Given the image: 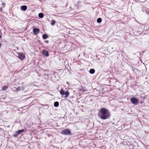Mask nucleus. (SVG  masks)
<instances>
[{"instance_id":"obj_1","label":"nucleus","mask_w":149,"mask_h":149,"mask_svg":"<svg viewBox=\"0 0 149 149\" xmlns=\"http://www.w3.org/2000/svg\"><path fill=\"white\" fill-rule=\"evenodd\" d=\"M98 116L101 119L105 120L110 117V113L109 110L105 108L100 109L98 114Z\"/></svg>"},{"instance_id":"obj_2","label":"nucleus","mask_w":149,"mask_h":149,"mask_svg":"<svg viewBox=\"0 0 149 149\" xmlns=\"http://www.w3.org/2000/svg\"><path fill=\"white\" fill-rule=\"evenodd\" d=\"M60 93L62 96H64V97L65 98H66L68 97L70 95V92L68 90H67L65 92L64 90L62 88L61 89L60 91Z\"/></svg>"},{"instance_id":"obj_3","label":"nucleus","mask_w":149,"mask_h":149,"mask_svg":"<svg viewBox=\"0 0 149 149\" xmlns=\"http://www.w3.org/2000/svg\"><path fill=\"white\" fill-rule=\"evenodd\" d=\"M17 54H18L17 57L19 59L22 61L25 58V56L24 53L18 52L17 53Z\"/></svg>"},{"instance_id":"obj_4","label":"nucleus","mask_w":149,"mask_h":149,"mask_svg":"<svg viewBox=\"0 0 149 149\" xmlns=\"http://www.w3.org/2000/svg\"><path fill=\"white\" fill-rule=\"evenodd\" d=\"M130 100L132 104L134 105H136L139 102L138 100L136 98L132 97L130 98Z\"/></svg>"},{"instance_id":"obj_5","label":"nucleus","mask_w":149,"mask_h":149,"mask_svg":"<svg viewBox=\"0 0 149 149\" xmlns=\"http://www.w3.org/2000/svg\"><path fill=\"white\" fill-rule=\"evenodd\" d=\"M61 133L65 135H69L71 133L70 130L69 129L63 130L61 131Z\"/></svg>"},{"instance_id":"obj_6","label":"nucleus","mask_w":149,"mask_h":149,"mask_svg":"<svg viewBox=\"0 0 149 149\" xmlns=\"http://www.w3.org/2000/svg\"><path fill=\"white\" fill-rule=\"evenodd\" d=\"M24 130L23 129L21 130H19L17 131L13 135V136L14 137H17L18 135L20 134L22 132H24Z\"/></svg>"},{"instance_id":"obj_7","label":"nucleus","mask_w":149,"mask_h":149,"mask_svg":"<svg viewBox=\"0 0 149 149\" xmlns=\"http://www.w3.org/2000/svg\"><path fill=\"white\" fill-rule=\"evenodd\" d=\"M40 30L37 28H34L33 30V32L34 35H37L39 33Z\"/></svg>"},{"instance_id":"obj_8","label":"nucleus","mask_w":149,"mask_h":149,"mask_svg":"<svg viewBox=\"0 0 149 149\" xmlns=\"http://www.w3.org/2000/svg\"><path fill=\"white\" fill-rule=\"evenodd\" d=\"M42 54L45 55L46 56H49V54L48 51L45 50H43Z\"/></svg>"},{"instance_id":"obj_9","label":"nucleus","mask_w":149,"mask_h":149,"mask_svg":"<svg viewBox=\"0 0 149 149\" xmlns=\"http://www.w3.org/2000/svg\"><path fill=\"white\" fill-rule=\"evenodd\" d=\"M20 8L23 11H25L27 9V7L26 6H22Z\"/></svg>"},{"instance_id":"obj_10","label":"nucleus","mask_w":149,"mask_h":149,"mask_svg":"<svg viewBox=\"0 0 149 149\" xmlns=\"http://www.w3.org/2000/svg\"><path fill=\"white\" fill-rule=\"evenodd\" d=\"M42 37L43 39H45L48 38L49 36L47 34H45L42 35Z\"/></svg>"},{"instance_id":"obj_11","label":"nucleus","mask_w":149,"mask_h":149,"mask_svg":"<svg viewBox=\"0 0 149 149\" xmlns=\"http://www.w3.org/2000/svg\"><path fill=\"white\" fill-rule=\"evenodd\" d=\"M44 16V15L42 13H40L38 14V16L40 18H42Z\"/></svg>"},{"instance_id":"obj_12","label":"nucleus","mask_w":149,"mask_h":149,"mask_svg":"<svg viewBox=\"0 0 149 149\" xmlns=\"http://www.w3.org/2000/svg\"><path fill=\"white\" fill-rule=\"evenodd\" d=\"M89 72L91 74H93L95 72V70L93 69H91L90 70Z\"/></svg>"},{"instance_id":"obj_13","label":"nucleus","mask_w":149,"mask_h":149,"mask_svg":"<svg viewBox=\"0 0 149 149\" xmlns=\"http://www.w3.org/2000/svg\"><path fill=\"white\" fill-rule=\"evenodd\" d=\"M54 105L55 107H58L59 106V102H56L54 103Z\"/></svg>"},{"instance_id":"obj_14","label":"nucleus","mask_w":149,"mask_h":149,"mask_svg":"<svg viewBox=\"0 0 149 149\" xmlns=\"http://www.w3.org/2000/svg\"><path fill=\"white\" fill-rule=\"evenodd\" d=\"M8 88V86H3L2 88V90L3 91H5Z\"/></svg>"},{"instance_id":"obj_15","label":"nucleus","mask_w":149,"mask_h":149,"mask_svg":"<svg viewBox=\"0 0 149 149\" xmlns=\"http://www.w3.org/2000/svg\"><path fill=\"white\" fill-rule=\"evenodd\" d=\"M102 19L101 18H98L97 19V22L98 23H100L102 22Z\"/></svg>"},{"instance_id":"obj_16","label":"nucleus","mask_w":149,"mask_h":149,"mask_svg":"<svg viewBox=\"0 0 149 149\" xmlns=\"http://www.w3.org/2000/svg\"><path fill=\"white\" fill-rule=\"evenodd\" d=\"M51 22V24L52 25H54L56 23L55 21L53 20H52Z\"/></svg>"},{"instance_id":"obj_17","label":"nucleus","mask_w":149,"mask_h":149,"mask_svg":"<svg viewBox=\"0 0 149 149\" xmlns=\"http://www.w3.org/2000/svg\"><path fill=\"white\" fill-rule=\"evenodd\" d=\"M15 88L16 89V91H18L19 90V89H20V88L19 87L18 88Z\"/></svg>"},{"instance_id":"obj_18","label":"nucleus","mask_w":149,"mask_h":149,"mask_svg":"<svg viewBox=\"0 0 149 149\" xmlns=\"http://www.w3.org/2000/svg\"><path fill=\"white\" fill-rule=\"evenodd\" d=\"M1 5L3 6V7H4L5 6V3H3L2 4H1Z\"/></svg>"},{"instance_id":"obj_19","label":"nucleus","mask_w":149,"mask_h":149,"mask_svg":"<svg viewBox=\"0 0 149 149\" xmlns=\"http://www.w3.org/2000/svg\"><path fill=\"white\" fill-rule=\"evenodd\" d=\"M45 42L47 43H48V42H49V41L48 40H45Z\"/></svg>"},{"instance_id":"obj_20","label":"nucleus","mask_w":149,"mask_h":149,"mask_svg":"<svg viewBox=\"0 0 149 149\" xmlns=\"http://www.w3.org/2000/svg\"><path fill=\"white\" fill-rule=\"evenodd\" d=\"M0 11L1 12L2 11V9L1 8H0Z\"/></svg>"},{"instance_id":"obj_21","label":"nucleus","mask_w":149,"mask_h":149,"mask_svg":"<svg viewBox=\"0 0 149 149\" xmlns=\"http://www.w3.org/2000/svg\"><path fill=\"white\" fill-rule=\"evenodd\" d=\"M2 36L1 35H0V38H1Z\"/></svg>"},{"instance_id":"obj_22","label":"nucleus","mask_w":149,"mask_h":149,"mask_svg":"<svg viewBox=\"0 0 149 149\" xmlns=\"http://www.w3.org/2000/svg\"><path fill=\"white\" fill-rule=\"evenodd\" d=\"M140 103H143V102H140Z\"/></svg>"},{"instance_id":"obj_23","label":"nucleus","mask_w":149,"mask_h":149,"mask_svg":"<svg viewBox=\"0 0 149 149\" xmlns=\"http://www.w3.org/2000/svg\"><path fill=\"white\" fill-rule=\"evenodd\" d=\"M1 44H0V47H1Z\"/></svg>"},{"instance_id":"obj_24","label":"nucleus","mask_w":149,"mask_h":149,"mask_svg":"<svg viewBox=\"0 0 149 149\" xmlns=\"http://www.w3.org/2000/svg\"><path fill=\"white\" fill-rule=\"evenodd\" d=\"M1 32V31H0V32Z\"/></svg>"}]
</instances>
